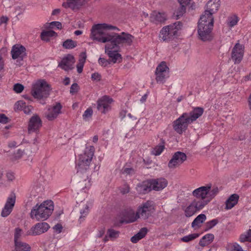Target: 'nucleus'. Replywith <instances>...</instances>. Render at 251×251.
I'll return each instance as SVG.
<instances>
[{
	"label": "nucleus",
	"mask_w": 251,
	"mask_h": 251,
	"mask_svg": "<svg viewBox=\"0 0 251 251\" xmlns=\"http://www.w3.org/2000/svg\"><path fill=\"white\" fill-rule=\"evenodd\" d=\"M106 29L119 30L117 27L106 24L95 25L91 29V38L101 43L109 42L116 47L132 44L134 37L131 34L124 32L121 34L115 33L109 34L105 31Z\"/></svg>",
	"instance_id": "obj_1"
},
{
	"label": "nucleus",
	"mask_w": 251,
	"mask_h": 251,
	"mask_svg": "<svg viewBox=\"0 0 251 251\" xmlns=\"http://www.w3.org/2000/svg\"><path fill=\"white\" fill-rule=\"evenodd\" d=\"M95 148L93 146L86 147L83 154L80 155L76 165V176L79 187L82 189L89 188L91 185L87 170L94 154Z\"/></svg>",
	"instance_id": "obj_2"
},
{
	"label": "nucleus",
	"mask_w": 251,
	"mask_h": 251,
	"mask_svg": "<svg viewBox=\"0 0 251 251\" xmlns=\"http://www.w3.org/2000/svg\"><path fill=\"white\" fill-rule=\"evenodd\" d=\"M53 208V203L51 201H44L39 205L36 204L31 211L30 217L37 221L47 220L51 214Z\"/></svg>",
	"instance_id": "obj_3"
},
{
	"label": "nucleus",
	"mask_w": 251,
	"mask_h": 251,
	"mask_svg": "<svg viewBox=\"0 0 251 251\" xmlns=\"http://www.w3.org/2000/svg\"><path fill=\"white\" fill-rule=\"evenodd\" d=\"M211 184L201 186L195 189L192 193V196L196 198H201V200L207 205L217 195L219 192L218 187H215L212 189Z\"/></svg>",
	"instance_id": "obj_4"
},
{
	"label": "nucleus",
	"mask_w": 251,
	"mask_h": 251,
	"mask_svg": "<svg viewBox=\"0 0 251 251\" xmlns=\"http://www.w3.org/2000/svg\"><path fill=\"white\" fill-rule=\"evenodd\" d=\"M154 210L153 202L151 201H148L138 207L136 213H132L129 222H134L139 218H142L144 220L148 219L151 215Z\"/></svg>",
	"instance_id": "obj_5"
},
{
	"label": "nucleus",
	"mask_w": 251,
	"mask_h": 251,
	"mask_svg": "<svg viewBox=\"0 0 251 251\" xmlns=\"http://www.w3.org/2000/svg\"><path fill=\"white\" fill-rule=\"evenodd\" d=\"M51 86L45 80H40L33 85L31 91L32 96L38 100H44L50 95Z\"/></svg>",
	"instance_id": "obj_6"
},
{
	"label": "nucleus",
	"mask_w": 251,
	"mask_h": 251,
	"mask_svg": "<svg viewBox=\"0 0 251 251\" xmlns=\"http://www.w3.org/2000/svg\"><path fill=\"white\" fill-rule=\"evenodd\" d=\"M182 26V23L179 21L166 26L161 30L159 38L164 41L173 40L178 36V31Z\"/></svg>",
	"instance_id": "obj_7"
},
{
	"label": "nucleus",
	"mask_w": 251,
	"mask_h": 251,
	"mask_svg": "<svg viewBox=\"0 0 251 251\" xmlns=\"http://www.w3.org/2000/svg\"><path fill=\"white\" fill-rule=\"evenodd\" d=\"M206 206L201 198H196L192 201L189 205L182 208L186 217H190L197 211L203 209Z\"/></svg>",
	"instance_id": "obj_8"
},
{
	"label": "nucleus",
	"mask_w": 251,
	"mask_h": 251,
	"mask_svg": "<svg viewBox=\"0 0 251 251\" xmlns=\"http://www.w3.org/2000/svg\"><path fill=\"white\" fill-rule=\"evenodd\" d=\"M213 24L211 22L198 23V33L201 39L203 41H209L212 39V30Z\"/></svg>",
	"instance_id": "obj_9"
},
{
	"label": "nucleus",
	"mask_w": 251,
	"mask_h": 251,
	"mask_svg": "<svg viewBox=\"0 0 251 251\" xmlns=\"http://www.w3.org/2000/svg\"><path fill=\"white\" fill-rule=\"evenodd\" d=\"M190 124L191 122L188 118L187 113H183L173 122V128L177 133L181 134L186 130Z\"/></svg>",
	"instance_id": "obj_10"
},
{
	"label": "nucleus",
	"mask_w": 251,
	"mask_h": 251,
	"mask_svg": "<svg viewBox=\"0 0 251 251\" xmlns=\"http://www.w3.org/2000/svg\"><path fill=\"white\" fill-rule=\"evenodd\" d=\"M169 68L165 61H162L157 67L155 71L156 80L158 83H164L165 79L169 76Z\"/></svg>",
	"instance_id": "obj_11"
},
{
	"label": "nucleus",
	"mask_w": 251,
	"mask_h": 251,
	"mask_svg": "<svg viewBox=\"0 0 251 251\" xmlns=\"http://www.w3.org/2000/svg\"><path fill=\"white\" fill-rule=\"evenodd\" d=\"M113 100L107 96H104L97 101V109L102 114H106L111 109Z\"/></svg>",
	"instance_id": "obj_12"
},
{
	"label": "nucleus",
	"mask_w": 251,
	"mask_h": 251,
	"mask_svg": "<svg viewBox=\"0 0 251 251\" xmlns=\"http://www.w3.org/2000/svg\"><path fill=\"white\" fill-rule=\"evenodd\" d=\"M187 159L186 154L181 151H176L169 161L168 166L170 169H175L182 164Z\"/></svg>",
	"instance_id": "obj_13"
},
{
	"label": "nucleus",
	"mask_w": 251,
	"mask_h": 251,
	"mask_svg": "<svg viewBox=\"0 0 251 251\" xmlns=\"http://www.w3.org/2000/svg\"><path fill=\"white\" fill-rule=\"evenodd\" d=\"M16 195L14 192H12L8 197L1 213L2 217H6L11 213L16 202Z\"/></svg>",
	"instance_id": "obj_14"
},
{
	"label": "nucleus",
	"mask_w": 251,
	"mask_h": 251,
	"mask_svg": "<svg viewBox=\"0 0 251 251\" xmlns=\"http://www.w3.org/2000/svg\"><path fill=\"white\" fill-rule=\"evenodd\" d=\"M62 106L60 102H56L52 106H50L47 112L45 113V117L49 121L55 119L61 113Z\"/></svg>",
	"instance_id": "obj_15"
},
{
	"label": "nucleus",
	"mask_w": 251,
	"mask_h": 251,
	"mask_svg": "<svg viewBox=\"0 0 251 251\" xmlns=\"http://www.w3.org/2000/svg\"><path fill=\"white\" fill-rule=\"evenodd\" d=\"M244 46L237 43L232 49L231 59L235 64H239L242 61L244 53Z\"/></svg>",
	"instance_id": "obj_16"
},
{
	"label": "nucleus",
	"mask_w": 251,
	"mask_h": 251,
	"mask_svg": "<svg viewBox=\"0 0 251 251\" xmlns=\"http://www.w3.org/2000/svg\"><path fill=\"white\" fill-rule=\"evenodd\" d=\"M106 44L105 46V52L108 55V56L111 59V61L114 63L116 62H121L122 61L121 55L118 53L115 50H111L113 49L117 48L115 46H114L112 44L109 42H106Z\"/></svg>",
	"instance_id": "obj_17"
},
{
	"label": "nucleus",
	"mask_w": 251,
	"mask_h": 251,
	"mask_svg": "<svg viewBox=\"0 0 251 251\" xmlns=\"http://www.w3.org/2000/svg\"><path fill=\"white\" fill-rule=\"evenodd\" d=\"M50 226L47 223H38L32 226L29 230L27 232L28 235L36 236L40 235L46 232Z\"/></svg>",
	"instance_id": "obj_18"
},
{
	"label": "nucleus",
	"mask_w": 251,
	"mask_h": 251,
	"mask_svg": "<svg viewBox=\"0 0 251 251\" xmlns=\"http://www.w3.org/2000/svg\"><path fill=\"white\" fill-rule=\"evenodd\" d=\"M25 47L20 44H16L12 47L11 53L13 59L20 58L23 60L26 56Z\"/></svg>",
	"instance_id": "obj_19"
},
{
	"label": "nucleus",
	"mask_w": 251,
	"mask_h": 251,
	"mask_svg": "<svg viewBox=\"0 0 251 251\" xmlns=\"http://www.w3.org/2000/svg\"><path fill=\"white\" fill-rule=\"evenodd\" d=\"M149 180L151 189L156 191L162 190L168 185V181L163 177Z\"/></svg>",
	"instance_id": "obj_20"
},
{
	"label": "nucleus",
	"mask_w": 251,
	"mask_h": 251,
	"mask_svg": "<svg viewBox=\"0 0 251 251\" xmlns=\"http://www.w3.org/2000/svg\"><path fill=\"white\" fill-rule=\"evenodd\" d=\"M42 121L39 116L34 115L32 116L28 123V132L37 131L42 126Z\"/></svg>",
	"instance_id": "obj_21"
},
{
	"label": "nucleus",
	"mask_w": 251,
	"mask_h": 251,
	"mask_svg": "<svg viewBox=\"0 0 251 251\" xmlns=\"http://www.w3.org/2000/svg\"><path fill=\"white\" fill-rule=\"evenodd\" d=\"M75 62L74 57L71 54H68L62 59L58 66L65 71H69L74 68L73 65Z\"/></svg>",
	"instance_id": "obj_22"
},
{
	"label": "nucleus",
	"mask_w": 251,
	"mask_h": 251,
	"mask_svg": "<svg viewBox=\"0 0 251 251\" xmlns=\"http://www.w3.org/2000/svg\"><path fill=\"white\" fill-rule=\"evenodd\" d=\"M220 5V0H209L206 4L205 13L211 16L216 12Z\"/></svg>",
	"instance_id": "obj_23"
},
{
	"label": "nucleus",
	"mask_w": 251,
	"mask_h": 251,
	"mask_svg": "<svg viewBox=\"0 0 251 251\" xmlns=\"http://www.w3.org/2000/svg\"><path fill=\"white\" fill-rule=\"evenodd\" d=\"M204 112V109L201 107H195L193 108V110L189 113H187V115L191 123L196 121L197 119L202 116Z\"/></svg>",
	"instance_id": "obj_24"
},
{
	"label": "nucleus",
	"mask_w": 251,
	"mask_h": 251,
	"mask_svg": "<svg viewBox=\"0 0 251 251\" xmlns=\"http://www.w3.org/2000/svg\"><path fill=\"white\" fill-rule=\"evenodd\" d=\"M82 5V0H67L66 2L62 3L64 8H70L73 10L78 9Z\"/></svg>",
	"instance_id": "obj_25"
},
{
	"label": "nucleus",
	"mask_w": 251,
	"mask_h": 251,
	"mask_svg": "<svg viewBox=\"0 0 251 251\" xmlns=\"http://www.w3.org/2000/svg\"><path fill=\"white\" fill-rule=\"evenodd\" d=\"M137 192L140 194H145L152 190L150 185V180L144 181L137 185L136 187Z\"/></svg>",
	"instance_id": "obj_26"
},
{
	"label": "nucleus",
	"mask_w": 251,
	"mask_h": 251,
	"mask_svg": "<svg viewBox=\"0 0 251 251\" xmlns=\"http://www.w3.org/2000/svg\"><path fill=\"white\" fill-rule=\"evenodd\" d=\"M239 196L238 194H233L231 195L226 201V209H230L238 203Z\"/></svg>",
	"instance_id": "obj_27"
},
{
	"label": "nucleus",
	"mask_w": 251,
	"mask_h": 251,
	"mask_svg": "<svg viewBox=\"0 0 251 251\" xmlns=\"http://www.w3.org/2000/svg\"><path fill=\"white\" fill-rule=\"evenodd\" d=\"M119 231L109 228L107 230L106 234L104 237L103 241L104 242H107L109 239L113 241L119 237Z\"/></svg>",
	"instance_id": "obj_28"
},
{
	"label": "nucleus",
	"mask_w": 251,
	"mask_h": 251,
	"mask_svg": "<svg viewBox=\"0 0 251 251\" xmlns=\"http://www.w3.org/2000/svg\"><path fill=\"white\" fill-rule=\"evenodd\" d=\"M166 19L167 16L165 13L154 12L151 16V21L156 24L164 23Z\"/></svg>",
	"instance_id": "obj_29"
},
{
	"label": "nucleus",
	"mask_w": 251,
	"mask_h": 251,
	"mask_svg": "<svg viewBox=\"0 0 251 251\" xmlns=\"http://www.w3.org/2000/svg\"><path fill=\"white\" fill-rule=\"evenodd\" d=\"M214 238V236L213 234H207L200 240L199 245L202 247L208 246L212 242Z\"/></svg>",
	"instance_id": "obj_30"
},
{
	"label": "nucleus",
	"mask_w": 251,
	"mask_h": 251,
	"mask_svg": "<svg viewBox=\"0 0 251 251\" xmlns=\"http://www.w3.org/2000/svg\"><path fill=\"white\" fill-rule=\"evenodd\" d=\"M15 251H30V247L23 241L14 243Z\"/></svg>",
	"instance_id": "obj_31"
},
{
	"label": "nucleus",
	"mask_w": 251,
	"mask_h": 251,
	"mask_svg": "<svg viewBox=\"0 0 251 251\" xmlns=\"http://www.w3.org/2000/svg\"><path fill=\"white\" fill-rule=\"evenodd\" d=\"M206 217L204 214H201L198 215L192 223V227L195 228L196 226L199 227L200 224L203 223L206 220Z\"/></svg>",
	"instance_id": "obj_32"
},
{
	"label": "nucleus",
	"mask_w": 251,
	"mask_h": 251,
	"mask_svg": "<svg viewBox=\"0 0 251 251\" xmlns=\"http://www.w3.org/2000/svg\"><path fill=\"white\" fill-rule=\"evenodd\" d=\"M57 36V33L53 30L43 31L41 34V38L42 40L49 41V37Z\"/></svg>",
	"instance_id": "obj_33"
},
{
	"label": "nucleus",
	"mask_w": 251,
	"mask_h": 251,
	"mask_svg": "<svg viewBox=\"0 0 251 251\" xmlns=\"http://www.w3.org/2000/svg\"><path fill=\"white\" fill-rule=\"evenodd\" d=\"M161 143L156 146L152 151V153L155 155H160L165 149V142L163 139H161Z\"/></svg>",
	"instance_id": "obj_34"
},
{
	"label": "nucleus",
	"mask_w": 251,
	"mask_h": 251,
	"mask_svg": "<svg viewBox=\"0 0 251 251\" xmlns=\"http://www.w3.org/2000/svg\"><path fill=\"white\" fill-rule=\"evenodd\" d=\"M239 241L242 243L251 242V229H250L247 232L241 234L239 237Z\"/></svg>",
	"instance_id": "obj_35"
},
{
	"label": "nucleus",
	"mask_w": 251,
	"mask_h": 251,
	"mask_svg": "<svg viewBox=\"0 0 251 251\" xmlns=\"http://www.w3.org/2000/svg\"><path fill=\"white\" fill-rule=\"evenodd\" d=\"M185 11L186 6H184V5H180V6L174 12V17L176 19H178L180 17L183 16V15L185 13Z\"/></svg>",
	"instance_id": "obj_36"
},
{
	"label": "nucleus",
	"mask_w": 251,
	"mask_h": 251,
	"mask_svg": "<svg viewBox=\"0 0 251 251\" xmlns=\"http://www.w3.org/2000/svg\"><path fill=\"white\" fill-rule=\"evenodd\" d=\"M212 23H214V18L213 15H211L210 16L205 13V11L204 13L201 16L199 23L203 22L204 23H207L208 22H211Z\"/></svg>",
	"instance_id": "obj_37"
},
{
	"label": "nucleus",
	"mask_w": 251,
	"mask_h": 251,
	"mask_svg": "<svg viewBox=\"0 0 251 251\" xmlns=\"http://www.w3.org/2000/svg\"><path fill=\"white\" fill-rule=\"evenodd\" d=\"M76 42L71 40L67 39L63 43V47L66 49H72L76 46Z\"/></svg>",
	"instance_id": "obj_38"
},
{
	"label": "nucleus",
	"mask_w": 251,
	"mask_h": 251,
	"mask_svg": "<svg viewBox=\"0 0 251 251\" xmlns=\"http://www.w3.org/2000/svg\"><path fill=\"white\" fill-rule=\"evenodd\" d=\"M23 234V230L22 229L17 227L15 229L14 235V243L22 241L21 237Z\"/></svg>",
	"instance_id": "obj_39"
},
{
	"label": "nucleus",
	"mask_w": 251,
	"mask_h": 251,
	"mask_svg": "<svg viewBox=\"0 0 251 251\" xmlns=\"http://www.w3.org/2000/svg\"><path fill=\"white\" fill-rule=\"evenodd\" d=\"M199 235L200 234L198 233L191 234L181 238V241L184 242H188L197 238L199 236Z\"/></svg>",
	"instance_id": "obj_40"
},
{
	"label": "nucleus",
	"mask_w": 251,
	"mask_h": 251,
	"mask_svg": "<svg viewBox=\"0 0 251 251\" xmlns=\"http://www.w3.org/2000/svg\"><path fill=\"white\" fill-rule=\"evenodd\" d=\"M219 221L217 219H213L209 222H207L205 223V231L208 230L209 229H211L214 226H215L218 223Z\"/></svg>",
	"instance_id": "obj_41"
},
{
	"label": "nucleus",
	"mask_w": 251,
	"mask_h": 251,
	"mask_svg": "<svg viewBox=\"0 0 251 251\" xmlns=\"http://www.w3.org/2000/svg\"><path fill=\"white\" fill-rule=\"evenodd\" d=\"M25 102L23 100L18 101L14 105V109L15 111H23Z\"/></svg>",
	"instance_id": "obj_42"
},
{
	"label": "nucleus",
	"mask_w": 251,
	"mask_h": 251,
	"mask_svg": "<svg viewBox=\"0 0 251 251\" xmlns=\"http://www.w3.org/2000/svg\"><path fill=\"white\" fill-rule=\"evenodd\" d=\"M238 21V17L237 16H234L229 18L228 22V26L230 27H233L237 24Z\"/></svg>",
	"instance_id": "obj_43"
},
{
	"label": "nucleus",
	"mask_w": 251,
	"mask_h": 251,
	"mask_svg": "<svg viewBox=\"0 0 251 251\" xmlns=\"http://www.w3.org/2000/svg\"><path fill=\"white\" fill-rule=\"evenodd\" d=\"M92 109L91 108H88L85 111L83 115V118L85 120H88L92 117Z\"/></svg>",
	"instance_id": "obj_44"
},
{
	"label": "nucleus",
	"mask_w": 251,
	"mask_h": 251,
	"mask_svg": "<svg viewBox=\"0 0 251 251\" xmlns=\"http://www.w3.org/2000/svg\"><path fill=\"white\" fill-rule=\"evenodd\" d=\"M148 229L146 227H143L135 235L142 239L146 235Z\"/></svg>",
	"instance_id": "obj_45"
},
{
	"label": "nucleus",
	"mask_w": 251,
	"mask_h": 251,
	"mask_svg": "<svg viewBox=\"0 0 251 251\" xmlns=\"http://www.w3.org/2000/svg\"><path fill=\"white\" fill-rule=\"evenodd\" d=\"M24 89V86L20 83H16L13 86V90L17 93H21Z\"/></svg>",
	"instance_id": "obj_46"
},
{
	"label": "nucleus",
	"mask_w": 251,
	"mask_h": 251,
	"mask_svg": "<svg viewBox=\"0 0 251 251\" xmlns=\"http://www.w3.org/2000/svg\"><path fill=\"white\" fill-rule=\"evenodd\" d=\"M54 27H56L58 29H60L62 28V24L60 22L56 21L50 23V28H53Z\"/></svg>",
	"instance_id": "obj_47"
},
{
	"label": "nucleus",
	"mask_w": 251,
	"mask_h": 251,
	"mask_svg": "<svg viewBox=\"0 0 251 251\" xmlns=\"http://www.w3.org/2000/svg\"><path fill=\"white\" fill-rule=\"evenodd\" d=\"M99 63L102 66L106 67L110 63V61L104 58L100 57L99 59Z\"/></svg>",
	"instance_id": "obj_48"
},
{
	"label": "nucleus",
	"mask_w": 251,
	"mask_h": 251,
	"mask_svg": "<svg viewBox=\"0 0 251 251\" xmlns=\"http://www.w3.org/2000/svg\"><path fill=\"white\" fill-rule=\"evenodd\" d=\"M122 173L124 174L132 175L135 173V171L132 168H126L123 170Z\"/></svg>",
	"instance_id": "obj_49"
},
{
	"label": "nucleus",
	"mask_w": 251,
	"mask_h": 251,
	"mask_svg": "<svg viewBox=\"0 0 251 251\" xmlns=\"http://www.w3.org/2000/svg\"><path fill=\"white\" fill-rule=\"evenodd\" d=\"M79 86L76 83H73L70 88V93L74 94L77 92L78 90Z\"/></svg>",
	"instance_id": "obj_50"
},
{
	"label": "nucleus",
	"mask_w": 251,
	"mask_h": 251,
	"mask_svg": "<svg viewBox=\"0 0 251 251\" xmlns=\"http://www.w3.org/2000/svg\"><path fill=\"white\" fill-rule=\"evenodd\" d=\"M86 59V53L85 52H81L80 54V57L79 59V63L84 64L85 62Z\"/></svg>",
	"instance_id": "obj_51"
},
{
	"label": "nucleus",
	"mask_w": 251,
	"mask_h": 251,
	"mask_svg": "<svg viewBox=\"0 0 251 251\" xmlns=\"http://www.w3.org/2000/svg\"><path fill=\"white\" fill-rule=\"evenodd\" d=\"M24 154V151L21 150H18L16 153H14V158L15 159H19L22 157Z\"/></svg>",
	"instance_id": "obj_52"
},
{
	"label": "nucleus",
	"mask_w": 251,
	"mask_h": 251,
	"mask_svg": "<svg viewBox=\"0 0 251 251\" xmlns=\"http://www.w3.org/2000/svg\"><path fill=\"white\" fill-rule=\"evenodd\" d=\"M8 122V118L4 114H0V123L6 124Z\"/></svg>",
	"instance_id": "obj_53"
},
{
	"label": "nucleus",
	"mask_w": 251,
	"mask_h": 251,
	"mask_svg": "<svg viewBox=\"0 0 251 251\" xmlns=\"http://www.w3.org/2000/svg\"><path fill=\"white\" fill-rule=\"evenodd\" d=\"M91 78L94 80L100 81L101 79V75L98 73H95L92 75Z\"/></svg>",
	"instance_id": "obj_54"
},
{
	"label": "nucleus",
	"mask_w": 251,
	"mask_h": 251,
	"mask_svg": "<svg viewBox=\"0 0 251 251\" xmlns=\"http://www.w3.org/2000/svg\"><path fill=\"white\" fill-rule=\"evenodd\" d=\"M6 176L7 180L9 181H12L15 179L14 174L12 172H7L6 174Z\"/></svg>",
	"instance_id": "obj_55"
},
{
	"label": "nucleus",
	"mask_w": 251,
	"mask_h": 251,
	"mask_svg": "<svg viewBox=\"0 0 251 251\" xmlns=\"http://www.w3.org/2000/svg\"><path fill=\"white\" fill-rule=\"evenodd\" d=\"M24 106L25 107H24L23 111L25 114H29L32 109V107L30 105H26V103Z\"/></svg>",
	"instance_id": "obj_56"
},
{
	"label": "nucleus",
	"mask_w": 251,
	"mask_h": 251,
	"mask_svg": "<svg viewBox=\"0 0 251 251\" xmlns=\"http://www.w3.org/2000/svg\"><path fill=\"white\" fill-rule=\"evenodd\" d=\"M130 187L128 185H125L124 187L122 188L121 192L123 194H127L129 192Z\"/></svg>",
	"instance_id": "obj_57"
},
{
	"label": "nucleus",
	"mask_w": 251,
	"mask_h": 251,
	"mask_svg": "<svg viewBox=\"0 0 251 251\" xmlns=\"http://www.w3.org/2000/svg\"><path fill=\"white\" fill-rule=\"evenodd\" d=\"M88 213V206H86L85 209L82 211L81 212V216L79 218L80 222H81V219H82V217H85V216L87 215V214Z\"/></svg>",
	"instance_id": "obj_58"
},
{
	"label": "nucleus",
	"mask_w": 251,
	"mask_h": 251,
	"mask_svg": "<svg viewBox=\"0 0 251 251\" xmlns=\"http://www.w3.org/2000/svg\"><path fill=\"white\" fill-rule=\"evenodd\" d=\"M84 66V64L79 63L77 64V71L78 73H82L83 71V68Z\"/></svg>",
	"instance_id": "obj_59"
},
{
	"label": "nucleus",
	"mask_w": 251,
	"mask_h": 251,
	"mask_svg": "<svg viewBox=\"0 0 251 251\" xmlns=\"http://www.w3.org/2000/svg\"><path fill=\"white\" fill-rule=\"evenodd\" d=\"M191 0H178L179 2L180 5H184L186 6L190 3Z\"/></svg>",
	"instance_id": "obj_60"
},
{
	"label": "nucleus",
	"mask_w": 251,
	"mask_h": 251,
	"mask_svg": "<svg viewBox=\"0 0 251 251\" xmlns=\"http://www.w3.org/2000/svg\"><path fill=\"white\" fill-rule=\"evenodd\" d=\"M141 239L140 237H138L136 235H134L131 238L130 241L133 243H136Z\"/></svg>",
	"instance_id": "obj_61"
},
{
	"label": "nucleus",
	"mask_w": 251,
	"mask_h": 251,
	"mask_svg": "<svg viewBox=\"0 0 251 251\" xmlns=\"http://www.w3.org/2000/svg\"><path fill=\"white\" fill-rule=\"evenodd\" d=\"M232 251H244L242 247L238 244H235L233 245V248Z\"/></svg>",
	"instance_id": "obj_62"
},
{
	"label": "nucleus",
	"mask_w": 251,
	"mask_h": 251,
	"mask_svg": "<svg viewBox=\"0 0 251 251\" xmlns=\"http://www.w3.org/2000/svg\"><path fill=\"white\" fill-rule=\"evenodd\" d=\"M53 228L57 231H58L59 233L61 232V230L62 229V226H61V225L60 224H57Z\"/></svg>",
	"instance_id": "obj_63"
},
{
	"label": "nucleus",
	"mask_w": 251,
	"mask_h": 251,
	"mask_svg": "<svg viewBox=\"0 0 251 251\" xmlns=\"http://www.w3.org/2000/svg\"><path fill=\"white\" fill-rule=\"evenodd\" d=\"M17 144L18 143H17L16 141H12L9 142L8 146L9 148H15Z\"/></svg>",
	"instance_id": "obj_64"
}]
</instances>
